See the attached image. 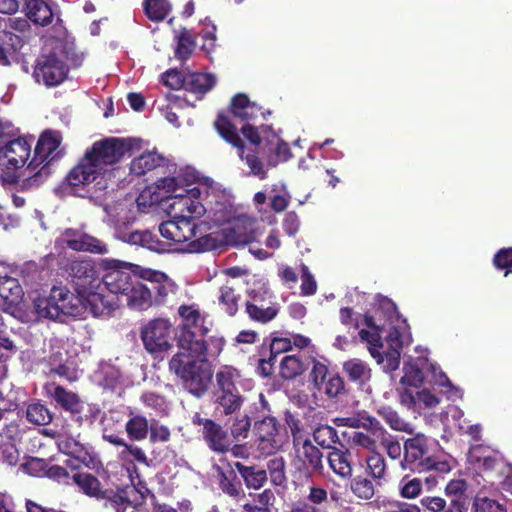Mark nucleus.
I'll use <instances>...</instances> for the list:
<instances>
[{"label": "nucleus", "instance_id": "33", "mask_svg": "<svg viewBox=\"0 0 512 512\" xmlns=\"http://www.w3.org/2000/svg\"><path fill=\"white\" fill-rule=\"evenodd\" d=\"M240 377L238 371L231 366H223L216 373V389L213 393H240L236 381Z\"/></svg>", "mask_w": 512, "mask_h": 512}, {"label": "nucleus", "instance_id": "45", "mask_svg": "<svg viewBox=\"0 0 512 512\" xmlns=\"http://www.w3.org/2000/svg\"><path fill=\"white\" fill-rule=\"evenodd\" d=\"M306 370L304 362L297 355H286L279 365V374L285 380H293Z\"/></svg>", "mask_w": 512, "mask_h": 512}, {"label": "nucleus", "instance_id": "10", "mask_svg": "<svg viewBox=\"0 0 512 512\" xmlns=\"http://www.w3.org/2000/svg\"><path fill=\"white\" fill-rule=\"evenodd\" d=\"M65 271L73 279L79 294H93L100 298V294L95 293L99 288L101 281L95 263L90 259H75L69 261Z\"/></svg>", "mask_w": 512, "mask_h": 512}, {"label": "nucleus", "instance_id": "21", "mask_svg": "<svg viewBox=\"0 0 512 512\" xmlns=\"http://www.w3.org/2000/svg\"><path fill=\"white\" fill-rule=\"evenodd\" d=\"M330 469L341 479H350L353 474V459L349 449L331 448L327 455Z\"/></svg>", "mask_w": 512, "mask_h": 512}, {"label": "nucleus", "instance_id": "11", "mask_svg": "<svg viewBox=\"0 0 512 512\" xmlns=\"http://www.w3.org/2000/svg\"><path fill=\"white\" fill-rule=\"evenodd\" d=\"M67 64L55 52L40 55L35 63L33 76L37 83L47 87L60 85L68 76Z\"/></svg>", "mask_w": 512, "mask_h": 512}, {"label": "nucleus", "instance_id": "59", "mask_svg": "<svg viewBox=\"0 0 512 512\" xmlns=\"http://www.w3.org/2000/svg\"><path fill=\"white\" fill-rule=\"evenodd\" d=\"M377 439L373 434L361 431H354L349 437V442L354 445L366 449L368 453L373 452L377 449Z\"/></svg>", "mask_w": 512, "mask_h": 512}, {"label": "nucleus", "instance_id": "12", "mask_svg": "<svg viewBox=\"0 0 512 512\" xmlns=\"http://www.w3.org/2000/svg\"><path fill=\"white\" fill-rule=\"evenodd\" d=\"M130 147L126 140L110 137L94 142L85 154H89L90 159L97 164L102 172L105 166L119 162L125 153L130 150Z\"/></svg>", "mask_w": 512, "mask_h": 512}, {"label": "nucleus", "instance_id": "48", "mask_svg": "<svg viewBox=\"0 0 512 512\" xmlns=\"http://www.w3.org/2000/svg\"><path fill=\"white\" fill-rule=\"evenodd\" d=\"M266 471L273 486H283L287 482L286 463L282 456L269 459Z\"/></svg>", "mask_w": 512, "mask_h": 512}, {"label": "nucleus", "instance_id": "19", "mask_svg": "<svg viewBox=\"0 0 512 512\" xmlns=\"http://www.w3.org/2000/svg\"><path fill=\"white\" fill-rule=\"evenodd\" d=\"M297 461L301 464L299 470H305L309 474H323V453L309 438L293 446Z\"/></svg>", "mask_w": 512, "mask_h": 512}, {"label": "nucleus", "instance_id": "40", "mask_svg": "<svg viewBox=\"0 0 512 512\" xmlns=\"http://www.w3.org/2000/svg\"><path fill=\"white\" fill-rule=\"evenodd\" d=\"M183 180L187 183H192L195 180V177L194 175H188L185 179H182L180 176L164 177L159 179L156 185L159 190H163L166 193L167 198L173 199V201H178L179 198L184 195L181 191L183 188L181 185Z\"/></svg>", "mask_w": 512, "mask_h": 512}, {"label": "nucleus", "instance_id": "62", "mask_svg": "<svg viewBox=\"0 0 512 512\" xmlns=\"http://www.w3.org/2000/svg\"><path fill=\"white\" fill-rule=\"evenodd\" d=\"M17 450L9 437L0 434V462L15 464L17 462Z\"/></svg>", "mask_w": 512, "mask_h": 512}, {"label": "nucleus", "instance_id": "38", "mask_svg": "<svg viewBox=\"0 0 512 512\" xmlns=\"http://www.w3.org/2000/svg\"><path fill=\"white\" fill-rule=\"evenodd\" d=\"M23 296V289L18 279L8 275L0 276V298L13 305L17 304Z\"/></svg>", "mask_w": 512, "mask_h": 512}, {"label": "nucleus", "instance_id": "6", "mask_svg": "<svg viewBox=\"0 0 512 512\" xmlns=\"http://www.w3.org/2000/svg\"><path fill=\"white\" fill-rule=\"evenodd\" d=\"M214 126L219 135L227 143L237 148L239 157L244 160L250 168V174L258 176L260 179H265L267 177V171L259 157L261 149H251L246 152L244 141L239 136L235 125L223 113L218 114Z\"/></svg>", "mask_w": 512, "mask_h": 512}, {"label": "nucleus", "instance_id": "17", "mask_svg": "<svg viewBox=\"0 0 512 512\" xmlns=\"http://www.w3.org/2000/svg\"><path fill=\"white\" fill-rule=\"evenodd\" d=\"M192 423L202 426V437L207 446L216 453H225L229 450L230 442L228 434L220 424L212 419L203 418L199 413H195Z\"/></svg>", "mask_w": 512, "mask_h": 512}, {"label": "nucleus", "instance_id": "5", "mask_svg": "<svg viewBox=\"0 0 512 512\" xmlns=\"http://www.w3.org/2000/svg\"><path fill=\"white\" fill-rule=\"evenodd\" d=\"M49 395L65 412L70 413L71 417L81 426L84 424L92 425L99 417L101 411L92 404H85L80 396L58 384L50 385Z\"/></svg>", "mask_w": 512, "mask_h": 512}, {"label": "nucleus", "instance_id": "7", "mask_svg": "<svg viewBox=\"0 0 512 512\" xmlns=\"http://www.w3.org/2000/svg\"><path fill=\"white\" fill-rule=\"evenodd\" d=\"M73 298L74 295L66 287L53 286L49 296H38L33 306L39 317L56 320L74 314Z\"/></svg>", "mask_w": 512, "mask_h": 512}, {"label": "nucleus", "instance_id": "8", "mask_svg": "<svg viewBox=\"0 0 512 512\" xmlns=\"http://www.w3.org/2000/svg\"><path fill=\"white\" fill-rule=\"evenodd\" d=\"M105 270L101 283L113 294L125 295L131 290V285L138 279L134 271L137 265L125 263L116 259H104L100 263Z\"/></svg>", "mask_w": 512, "mask_h": 512}, {"label": "nucleus", "instance_id": "35", "mask_svg": "<svg viewBox=\"0 0 512 512\" xmlns=\"http://www.w3.org/2000/svg\"><path fill=\"white\" fill-rule=\"evenodd\" d=\"M27 17L34 23L45 26L52 22L51 7L43 0H29L26 3Z\"/></svg>", "mask_w": 512, "mask_h": 512}, {"label": "nucleus", "instance_id": "39", "mask_svg": "<svg viewBox=\"0 0 512 512\" xmlns=\"http://www.w3.org/2000/svg\"><path fill=\"white\" fill-rule=\"evenodd\" d=\"M26 420L37 426H45L52 422L53 413L40 401L35 400L26 407Z\"/></svg>", "mask_w": 512, "mask_h": 512}, {"label": "nucleus", "instance_id": "46", "mask_svg": "<svg viewBox=\"0 0 512 512\" xmlns=\"http://www.w3.org/2000/svg\"><path fill=\"white\" fill-rule=\"evenodd\" d=\"M175 39L177 40L175 57L181 61H186L190 58L196 46L195 38L187 28L182 27Z\"/></svg>", "mask_w": 512, "mask_h": 512}, {"label": "nucleus", "instance_id": "15", "mask_svg": "<svg viewBox=\"0 0 512 512\" xmlns=\"http://www.w3.org/2000/svg\"><path fill=\"white\" fill-rule=\"evenodd\" d=\"M60 241L66 247L76 252H88L98 255H104L109 252L108 246L104 241L78 229H65L61 234Z\"/></svg>", "mask_w": 512, "mask_h": 512}, {"label": "nucleus", "instance_id": "42", "mask_svg": "<svg viewBox=\"0 0 512 512\" xmlns=\"http://www.w3.org/2000/svg\"><path fill=\"white\" fill-rule=\"evenodd\" d=\"M150 425L145 416L140 414H131L125 424V430L128 437L133 441H142L147 438Z\"/></svg>", "mask_w": 512, "mask_h": 512}, {"label": "nucleus", "instance_id": "31", "mask_svg": "<svg viewBox=\"0 0 512 512\" xmlns=\"http://www.w3.org/2000/svg\"><path fill=\"white\" fill-rule=\"evenodd\" d=\"M170 208L172 211L178 212L179 215L191 219L192 222L205 213V208L199 199H192L185 195L180 197L178 201H173Z\"/></svg>", "mask_w": 512, "mask_h": 512}, {"label": "nucleus", "instance_id": "53", "mask_svg": "<svg viewBox=\"0 0 512 512\" xmlns=\"http://www.w3.org/2000/svg\"><path fill=\"white\" fill-rule=\"evenodd\" d=\"M225 244L246 245L253 240V235L245 231L242 224L236 223L223 230Z\"/></svg>", "mask_w": 512, "mask_h": 512}, {"label": "nucleus", "instance_id": "22", "mask_svg": "<svg viewBox=\"0 0 512 512\" xmlns=\"http://www.w3.org/2000/svg\"><path fill=\"white\" fill-rule=\"evenodd\" d=\"M234 467L247 489L259 490L268 481L266 469L258 465H246L240 461H235Z\"/></svg>", "mask_w": 512, "mask_h": 512}, {"label": "nucleus", "instance_id": "14", "mask_svg": "<svg viewBox=\"0 0 512 512\" xmlns=\"http://www.w3.org/2000/svg\"><path fill=\"white\" fill-rule=\"evenodd\" d=\"M172 325L166 319H154L141 329V339L149 353H159L171 348Z\"/></svg>", "mask_w": 512, "mask_h": 512}, {"label": "nucleus", "instance_id": "26", "mask_svg": "<svg viewBox=\"0 0 512 512\" xmlns=\"http://www.w3.org/2000/svg\"><path fill=\"white\" fill-rule=\"evenodd\" d=\"M131 485H125V488L130 489V497H132L133 511L146 503L150 490L147 483L142 480L137 472V467L132 463V467L127 469Z\"/></svg>", "mask_w": 512, "mask_h": 512}, {"label": "nucleus", "instance_id": "4", "mask_svg": "<svg viewBox=\"0 0 512 512\" xmlns=\"http://www.w3.org/2000/svg\"><path fill=\"white\" fill-rule=\"evenodd\" d=\"M61 139L58 134L45 131L39 137L34 156L28 164L27 169L33 172L21 181H17L22 190H29L39 187L51 174V165L59 159V146Z\"/></svg>", "mask_w": 512, "mask_h": 512}, {"label": "nucleus", "instance_id": "50", "mask_svg": "<svg viewBox=\"0 0 512 512\" xmlns=\"http://www.w3.org/2000/svg\"><path fill=\"white\" fill-rule=\"evenodd\" d=\"M143 8L146 16L155 22L164 20L171 11L168 0H145Z\"/></svg>", "mask_w": 512, "mask_h": 512}, {"label": "nucleus", "instance_id": "51", "mask_svg": "<svg viewBox=\"0 0 512 512\" xmlns=\"http://www.w3.org/2000/svg\"><path fill=\"white\" fill-rule=\"evenodd\" d=\"M313 439L322 448L330 450L339 442L337 430L329 425H318L313 431Z\"/></svg>", "mask_w": 512, "mask_h": 512}, {"label": "nucleus", "instance_id": "18", "mask_svg": "<svg viewBox=\"0 0 512 512\" xmlns=\"http://www.w3.org/2000/svg\"><path fill=\"white\" fill-rule=\"evenodd\" d=\"M254 432L259 440L258 447L266 454H272L282 446L279 425L274 417H265L255 421Z\"/></svg>", "mask_w": 512, "mask_h": 512}, {"label": "nucleus", "instance_id": "3", "mask_svg": "<svg viewBox=\"0 0 512 512\" xmlns=\"http://www.w3.org/2000/svg\"><path fill=\"white\" fill-rule=\"evenodd\" d=\"M436 445L437 443L422 433L407 438L403 444L401 468L419 473L431 470L441 474L448 473L451 470V465L447 460L440 459L436 455L433 449V446Z\"/></svg>", "mask_w": 512, "mask_h": 512}, {"label": "nucleus", "instance_id": "25", "mask_svg": "<svg viewBox=\"0 0 512 512\" xmlns=\"http://www.w3.org/2000/svg\"><path fill=\"white\" fill-rule=\"evenodd\" d=\"M214 414L223 417L234 414L243 404L240 393H213Z\"/></svg>", "mask_w": 512, "mask_h": 512}, {"label": "nucleus", "instance_id": "24", "mask_svg": "<svg viewBox=\"0 0 512 512\" xmlns=\"http://www.w3.org/2000/svg\"><path fill=\"white\" fill-rule=\"evenodd\" d=\"M365 471L378 486L386 481L388 476L387 461L377 449L365 456Z\"/></svg>", "mask_w": 512, "mask_h": 512}, {"label": "nucleus", "instance_id": "52", "mask_svg": "<svg viewBox=\"0 0 512 512\" xmlns=\"http://www.w3.org/2000/svg\"><path fill=\"white\" fill-rule=\"evenodd\" d=\"M220 295L218 297L220 305L229 316H234L238 311L239 295L236 294L234 287L225 284L219 289Z\"/></svg>", "mask_w": 512, "mask_h": 512}, {"label": "nucleus", "instance_id": "47", "mask_svg": "<svg viewBox=\"0 0 512 512\" xmlns=\"http://www.w3.org/2000/svg\"><path fill=\"white\" fill-rule=\"evenodd\" d=\"M314 388L324 393L328 398H335L345 392V383L342 377L337 373H331L321 384L315 385Z\"/></svg>", "mask_w": 512, "mask_h": 512}, {"label": "nucleus", "instance_id": "28", "mask_svg": "<svg viewBox=\"0 0 512 512\" xmlns=\"http://www.w3.org/2000/svg\"><path fill=\"white\" fill-rule=\"evenodd\" d=\"M165 164V158L156 152H146L134 158L130 164V172L135 176H143Z\"/></svg>", "mask_w": 512, "mask_h": 512}, {"label": "nucleus", "instance_id": "54", "mask_svg": "<svg viewBox=\"0 0 512 512\" xmlns=\"http://www.w3.org/2000/svg\"><path fill=\"white\" fill-rule=\"evenodd\" d=\"M374 503L379 509H382V512H420L419 506L403 501L378 498Z\"/></svg>", "mask_w": 512, "mask_h": 512}, {"label": "nucleus", "instance_id": "13", "mask_svg": "<svg viewBox=\"0 0 512 512\" xmlns=\"http://www.w3.org/2000/svg\"><path fill=\"white\" fill-rule=\"evenodd\" d=\"M33 142L34 137L19 136L16 129V136L8 139L0 149V167L7 170L22 168L30 158Z\"/></svg>", "mask_w": 512, "mask_h": 512}, {"label": "nucleus", "instance_id": "37", "mask_svg": "<svg viewBox=\"0 0 512 512\" xmlns=\"http://www.w3.org/2000/svg\"><path fill=\"white\" fill-rule=\"evenodd\" d=\"M249 495L252 501L242 505V512H273L275 496L272 490L265 489L261 493H249Z\"/></svg>", "mask_w": 512, "mask_h": 512}, {"label": "nucleus", "instance_id": "63", "mask_svg": "<svg viewBox=\"0 0 512 512\" xmlns=\"http://www.w3.org/2000/svg\"><path fill=\"white\" fill-rule=\"evenodd\" d=\"M301 280V294L304 296L314 295L317 291V283L305 264L301 265Z\"/></svg>", "mask_w": 512, "mask_h": 512}, {"label": "nucleus", "instance_id": "60", "mask_svg": "<svg viewBox=\"0 0 512 512\" xmlns=\"http://www.w3.org/2000/svg\"><path fill=\"white\" fill-rule=\"evenodd\" d=\"M493 264L498 270H504L505 276L512 273V247L501 248L493 257Z\"/></svg>", "mask_w": 512, "mask_h": 512}, {"label": "nucleus", "instance_id": "9", "mask_svg": "<svg viewBox=\"0 0 512 512\" xmlns=\"http://www.w3.org/2000/svg\"><path fill=\"white\" fill-rule=\"evenodd\" d=\"M102 172L91 159L89 154L79 160L65 178L69 192L78 197H92V184Z\"/></svg>", "mask_w": 512, "mask_h": 512}, {"label": "nucleus", "instance_id": "36", "mask_svg": "<svg viewBox=\"0 0 512 512\" xmlns=\"http://www.w3.org/2000/svg\"><path fill=\"white\" fill-rule=\"evenodd\" d=\"M376 484L372 478H368L364 475H357L350 481V491L351 493L362 501H370L373 499L376 493Z\"/></svg>", "mask_w": 512, "mask_h": 512}, {"label": "nucleus", "instance_id": "29", "mask_svg": "<svg viewBox=\"0 0 512 512\" xmlns=\"http://www.w3.org/2000/svg\"><path fill=\"white\" fill-rule=\"evenodd\" d=\"M216 84V78L209 73H193L186 77L185 91L193 93L201 99Z\"/></svg>", "mask_w": 512, "mask_h": 512}, {"label": "nucleus", "instance_id": "56", "mask_svg": "<svg viewBox=\"0 0 512 512\" xmlns=\"http://www.w3.org/2000/svg\"><path fill=\"white\" fill-rule=\"evenodd\" d=\"M400 495L406 499H414L422 492V479L405 476L399 483Z\"/></svg>", "mask_w": 512, "mask_h": 512}, {"label": "nucleus", "instance_id": "49", "mask_svg": "<svg viewBox=\"0 0 512 512\" xmlns=\"http://www.w3.org/2000/svg\"><path fill=\"white\" fill-rule=\"evenodd\" d=\"M223 244H225L224 237H220L215 233H210L190 241L188 247L189 251L199 253L216 250L220 248Z\"/></svg>", "mask_w": 512, "mask_h": 512}, {"label": "nucleus", "instance_id": "61", "mask_svg": "<svg viewBox=\"0 0 512 512\" xmlns=\"http://www.w3.org/2000/svg\"><path fill=\"white\" fill-rule=\"evenodd\" d=\"M308 503L316 506L318 509H324L328 504V492L325 488L320 486H311L309 492L304 498Z\"/></svg>", "mask_w": 512, "mask_h": 512}, {"label": "nucleus", "instance_id": "41", "mask_svg": "<svg viewBox=\"0 0 512 512\" xmlns=\"http://www.w3.org/2000/svg\"><path fill=\"white\" fill-rule=\"evenodd\" d=\"M377 414L385 423L394 431L412 433L411 424L406 422L396 410L388 405L380 406L377 409Z\"/></svg>", "mask_w": 512, "mask_h": 512}, {"label": "nucleus", "instance_id": "58", "mask_svg": "<svg viewBox=\"0 0 512 512\" xmlns=\"http://www.w3.org/2000/svg\"><path fill=\"white\" fill-rule=\"evenodd\" d=\"M395 345L396 346L391 344L390 350L385 352L384 355L377 352V355L380 357L379 362L386 363L385 367L390 372L398 369L400 364V350L402 348V343L396 339Z\"/></svg>", "mask_w": 512, "mask_h": 512}, {"label": "nucleus", "instance_id": "55", "mask_svg": "<svg viewBox=\"0 0 512 512\" xmlns=\"http://www.w3.org/2000/svg\"><path fill=\"white\" fill-rule=\"evenodd\" d=\"M338 421L340 422V425L350 427V428H364L371 431V433L374 435V432L377 431V427H380V422L372 417V416H366L363 418H359L356 416L351 417H344L339 418Z\"/></svg>", "mask_w": 512, "mask_h": 512}, {"label": "nucleus", "instance_id": "32", "mask_svg": "<svg viewBox=\"0 0 512 512\" xmlns=\"http://www.w3.org/2000/svg\"><path fill=\"white\" fill-rule=\"evenodd\" d=\"M374 436L391 460L400 459L403 453V446H401L397 436L390 434L382 425L377 427Z\"/></svg>", "mask_w": 512, "mask_h": 512}, {"label": "nucleus", "instance_id": "1", "mask_svg": "<svg viewBox=\"0 0 512 512\" xmlns=\"http://www.w3.org/2000/svg\"><path fill=\"white\" fill-rule=\"evenodd\" d=\"M183 323L176 334L179 352L169 361V370L180 379L183 387L192 395L205 394L212 380L210 359L217 358L223 350L225 340L221 336L208 339L196 338L192 327L201 324V337H205L209 328L204 326L207 314L202 313L197 304H183L178 308Z\"/></svg>", "mask_w": 512, "mask_h": 512}, {"label": "nucleus", "instance_id": "64", "mask_svg": "<svg viewBox=\"0 0 512 512\" xmlns=\"http://www.w3.org/2000/svg\"><path fill=\"white\" fill-rule=\"evenodd\" d=\"M251 427V419L247 414L236 417L232 426L231 434L235 439L246 438Z\"/></svg>", "mask_w": 512, "mask_h": 512}, {"label": "nucleus", "instance_id": "57", "mask_svg": "<svg viewBox=\"0 0 512 512\" xmlns=\"http://www.w3.org/2000/svg\"><path fill=\"white\" fill-rule=\"evenodd\" d=\"M292 157L291 149L287 142L276 138L274 153L267 158L268 165L275 167L281 162H286Z\"/></svg>", "mask_w": 512, "mask_h": 512}, {"label": "nucleus", "instance_id": "16", "mask_svg": "<svg viewBox=\"0 0 512 512\" xmlns=\"http://www.w3.org/2000/svg\"><path fill=\"white\" fill-rule=\"evenodd\" d=\"M197 224L174 211V220H168L159 225V232L169 244H182L192 240L196 235Z\"/></svg>", "mask_w": 512, "mask_h": 512}, {"label": "nucleus", "instance_id": "30", "mask_svg": "<svg viewBox=\"0 0 512 512\" xmlns=\"http://www.w3.org/2000/svg\"><path fill=\"white\" fill-rule=\"evenodd\" d=\"M72 480L83 494L99 500L104 489L95 475L89 472H76L72 475Z\"/></svg>", "mask_w": 512, "mask_h": 512}, {"label": "nucleus", "instance_id": "2", "mask_svg": "<svg viewBox=\"0 0 512 512\" xmlns=\"http://www.w3.org/2000/svg\"><path fill=\"white\" fill-rule=\"evenodd\" d=\"M136 279L126 296L127 304L136 310H146L152 305H162L170 294H175L176 284L163 272L136 266Z\"/></svg>", "mask_w": 512, "mask_h": 512}, {"label": "nucleus", "instance_id": "44", "mask_svg": "<svg viewBox=\"0 0 512 512\" xmlns=\"http://www.w3.org/2000/svg\"><path fill=\"white\" fill-rule=\"evenodd\" d=\"M292 349V340L287 337L272 336L265 338L259 349L260 356L267 354L277 358L278 355L288 352Z\"/></svg>", "mask_w": 512, "mask_h": 512}, {"label": "nucleus", "instance_id": "43", "mask_svg": "<svg viewBox=\"0 0 512 512\" xmlns=\"http://www.w3.org/2000/svg\"><path fill=\"white\" fill-rule=\"evenodd\" d=\"M245 311L251 320L266 324L278 315L279 308L277 304L266 306L257 305L256 303H246Z\"/></svg>", "mask_w": 512, "mask_h": 512}, {"label": "nucleus", "instance_id": "23", "mask_svg": "<svg viewBox=\"0 0 512 512\" xmlns=\"http://www.w3.org/2000/svg\"><path fill=\"white\" fill-rule=\"evenodd\" d=\"M105 501V507L113 509L115 512H126L128 507L133 508L130 489L124 486L104 489L99 500Z\"/></svg>", "mask_w": 512, "mask_h": 512}, {"label": "nucleus", "instance_id": "27", "mask_svg": "<svg viewBox=\"0 0 512 512\" xmlns=\"http://www.w3.org/2000/svg\"><path fill=\"white\" fill-rule=\"evenodd\" d=\"M343 371L348 380L362 388L371 379V369L369 365L360 359L354 358L343 363Z\"/></svg>", "mask_w": 512, "mask_h": 512}, {"label": "nucleus", "instance_id": "34", "mask_svg": "<svg viewBox=\"0 0 512 512\" xmlns=\"http://www.w3.org/2000/svg\"><path fill=\"white\" fill-rule=\"evenodd\" d=\"M119 238L131 245H140L153 251L163 250L160 247V241L157 239V236L148 230L123 233L119 235Z\"/></svg>", "mask_w": 512, "mask_h": 512}, {"label": "nucleus", "instance_id": "20", "mask_svg": "<svg viewBox=\"0 0 512 512\" xmlns=\"http://www.w3.org/2000/svg\"><path fill=\"white\" fill-rule=\"evenodd\" d=\"M217 472L218 486L223 494L239 501L245 497V490L240 478L236 474L234 462H227L226 468L215 466Z\"/></svg>", "mask_w": 512, "mask_h": 512}]
</instances>
